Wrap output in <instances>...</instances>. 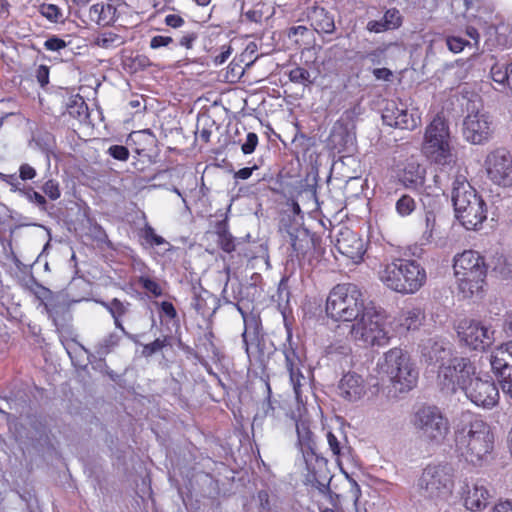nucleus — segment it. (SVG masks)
I'll return each instance as SVG.
<instances>
[{
  "label": "nucleus",
  "mask_w": 512,
  "mask_h": 512,
  "mask_svg": "<svg viewBox=\"0 0 512 512\" xmlns=\"http://www.w3.org/2000/svg\"><path fill=\"white\" fill-rule=\"evenodd\" d=\"M39 84L44 87L49 82V69L45 65L39 66L36 73Z\"/></svg>",
  "instance_id": "obj_56"
},
{
  "label": "nucleus",
  "mask_w": 512,
  "mask_h": 512,
  "mask_svg": "<svg viewBox=\"0 0 512 512\" xmlns=\"http://www.w3.org/2000/svg\"><path fill=\"white\" fill-rule=\"evenodd\" d=\"M107 153L114 159L126 161L129 158V150L123 145H112L108 148Z\"/></svg>",
  "instance_id": "obj_46"
},
{
  "label": "nucleus",
  "mask_w": 512,
  "mask_h": 512,
  "mask_svg": "<svg viewBox=\"0 0 512 512\" xmlns=\"http://www.w3.org/2000/svg\"><path fill=\"white\" fill-rule=\"evenodd\" d=\"M260 330H261V321L259 316L251 313L250 318L246 319L244 322V331L242 333L243 345L245 348V352L247 357L251 358V348L253 345L259 344L260 338Z\"/></svg>",
  "instance_id": "obj_24"
},
{
  "label": "nucleus",
  "mask_w": 512,
  "mask_h": 512,
  "mask_svg": "<svg viewBox=\"0 0 512 512\" xmlns=\"http://www.w3.org/2000/svg\"><path fill=\"white\" fill-rule=\"evenodd\" d=\"M140 236L151 247L164 244L170 246V244L162 236L155 233L154 228L149 223H145L144 227L140 230Z\"/></svg>",
  "instance_id": "obj_37"
},
{
  "label": "nucleus",
  "mask_w": 512,
  "mask_h": 512,
  "mask_svg": "<svg viewBox=\"0 0 512 512\" xmlns=\"http://www.w3.org/2000/svg\"><path fill=\"white\" fill-rule=\"evenodd\" d=\"M258 499L260 501L262 509H269V495L267 491H259Z\"/></svg>",
  "instance_id": "obj_63"
},
{
  "label": "nucleus",
  "mask_w": 512,
  "mask_h": 512,
  "mask_svg": "<svg viewBox=\"0 0 512 512\" xmlns=\"http://www.w3.org/2000/svg\"><path fill=\"white\" fill-rule=\"evenodd\" d=\"M40 13L53 23H57L62 19V12L60 8L54 4H42L40 6Z\"/></svg>",
  "instance_id": "obj_43"
},
{
  "label": "nucleus",
  "mask_w": 512,
  "mask_h": 512,
  "mask_svg": "<svg viewBox=\"0 0 512 512\" xmlns=\"http://www.w3.org/2000/svg\"><path fill=\"white\" fill-rule=\"evenodd\" d=\"M424 156L431 162L449 166L456 161L450 126L441 114H436L425 128L421 147Z\"/></svg>",
  "instance_id": "obj_5"
},
{
  "label": "nucleus",
  "mask_w": 512,
  "mask_h": 512,
  "mask_svg": "<svg viewBox=\"0 0 512 512\" xmlns=\"http://www.w3.org/2000/svg\"><path fill=\"white\" fill-rule=\"evenodd\" d=\"M382 119L391 127L413 130L421 122V113L417 108L408 107L405 103L392 102L385 108Z\"/></svg>",
  "instance_id": "obj_19"
},
{
  "label": "nucleus",
  "mask_w": 512,
  "mask_h": 512,
  "mask_svg": "<svg viewBox=\"0 0 512 512\" xmlns=\"http://www.w3.org/2000/svg\"><path fill=\"white\" fill-rule=\"evenodd\" d=\"M416 207L417 203L415 199L408 194L401 195V197L395 203L396 213L400 217L410 216L416 210Z\"/></svg>",
  "instance_id": "obj_35"
},
{
  "label": "nucleus",
  "mask_w": 512,
  "mask_h": 512,
  "mask_svg": "<svg viewBox=\"0 0 512 512\" xmlns=\"http://www.w3.org/2000/svg\"><path fill=\"white\" fill-rule=\"evenodd\" d=\"M283 353L285 356L286 369L289 373L290 384L293 388L298 403H303L302 395L307 386V380L302 372L303 360L298 345L292 339L291 332H288L287 343L284 344Z\"/></svg>",
  "instance_id": "obj_17"
},
{
  "label": "nucleus",
  "mask_w": 512,
  "mask_h": 512,
  "mask_svg": "<svg viewBox=\"0 0 512 512\" xmlns=\"http://www.w3.org/2000/svg\"><path fill=\"white\" fill-rule=\"evenodd\" d=\"M296 432L298 437L297 445L309 473V480L318 481V473L326 467L327 461L316 453L314 435L304 422L296 424Z\"/></svg>",
  "instance_id": "obj_16"
},
{
  "label": "nucleus",
  "mask_w": 512,
  "mask_h": 512,
  "mask_svg": "<svg viewBox=\"0 0 512 512\" xmlns=\"http://www.w3.org/2000/svg\"><path fill=\"white\" fill-rule=\"evenodd\" d=\"M383 22L388 30H396L402 26L403 16L397 8H389L384 12L382 17Z\"/></svg>",
  "instance_id": "obj_38"
},
{
  "label": "nucleus",
  "mask_w": 512,
  "mask_h": 512,
  "mask_svg": "<svg viewBox=\"0 0 512 512\" xmlns=\"http://www.w3.org/2000/svg\"><path fill=\"white\" fill-rule=\"evenodd\" d=\"M245 17L253 22H258L261 18V14L256 10H248L245 12Z\"/></svg>",
  "instance_id": "obj_64"
},
{
  "label": "nucleus",
  "mask_w": 512,
  "mask_h": 512,
  "mask_svg": "<svg viewBox=\"0 0 512 512\" xmlns=\"http://www.w3.org/2000/svg\"><path fill=\"white\" fill-rule=\"evenodd\" d=\"M465 33L472 40L470 47L478 49L480 42V34L478 30L473 26H468L466 27Z\"/></svg>",
  "instance_id": "obj_55"
},
{
  "label": "nucleus",
  "mask_w": 512,
  "mask_h": 512,
  "mask_svg": "<svg viewBox=\"0 0 512 512\" xmlns=\"http://www.w3.org/2000/svg\"><path fill=\"white\" fill-rule=\"evenodd\" d=\"M326 438L332 455L340 464L341 458L345 457L346 454L349 453L346 437L342 436L340 439L333 432L329 431L326 434Z\"/></svg>",
  "instance_id": "obj_31"
},
{
  "label": "nucleus",
  "mask_w": 512,
  "mask_h": 512,
  "mask_svg": "<svg viewBox=\"0 0 512 512\" xmlns=\"http://www.w3.org/2000/svg\"><path fill=\"white\" fill-rule=\"evenodd\" d=\"M487 178L500 187H512V152L498 147L488 152L484 159Z\"/></svg>",
  "instance_id": "obj_14"
},
{
  "label": "nucleus",
  "mask_w": 512,
  "mask_h": 512,
  "mask_svg": "<svg viewBox=\"0 0 512 512\" xmlns=\"http://www.w3.org/2000/svg\"><path fill=\"white\" fill-rule=\"evenodd\" d=\"M327 315L339 322H352L350 336L365 347L386 346L390 336L383 310L364 297L354 283L336 285L326 300Z\"/></svg>",
  "instance_id": "obj_1"
},
{
  "label": "nucleus",
  "mask_w": 512,
  "mask_h": 512,
  "mask_svg": "<svg viewBox=\"0 0 512 512\" xmlns=\"http://www.w3.org/2000/svg\"><path fill=\"white\" fill-rule=\"evenodd\" d=\"M42 191L52 201L59 199L61 196L59 183L53 179H49L43 184Z\"/></svg>",
  "instance_id": "obj_44"
},
{
  "label": "nucleus",
  "mask_w": 512,
  "mask_h": 512,
  "mask_svg": "<svg viewBox=\"0 0 512 512\" xmlns=\"http://www.w3.org/2000/svg\"><path fill=\"white\" fill-rule=\"evenodd\" d=\"M45 308L53 324L57 328L63 326L66 320L65 316L68 314L67 309L64 306H56L53 304H45Z\"/></svg>",
  "instance_id": "obj_40"
},
{
  "label": "nucleus",
  "mask_w": 512,
  "mask_h": 512,
  "mask_svg": "<svg viewBox=\"0 0 512 512\" xmlns=\"http://www.w3.org/2000/svg\"><path fill=\"white\" fill-rule=\"evenodd\" d=\"M366 29L371 33H383L389 31L382 19L371 20L367 23Z\"/></svg>",
  "instance_id": "obj_52"
},
{
  "label": "nucleus",
  "mask_w": 512,
  "mask_h": 512,
  "mask_svg": "<svg viewBox=\"0 0 512 512\" xmlns=\"http://www.w3.org/2000/svg\"><path fill=\"white\" fill-rule=\"evenodd\" d=\"M172 42L173 39L170 36L156 35L150 40V47L152 49H159L168 46Z\"/></svg>",
  "instance_id": "obj_51"
},
{
  "label": "nucleus",
  "mask_w": 512,
  "mask_h": 512,
  "mask_svg": "<svg viewBox=\"0 0 512 512\" xmlns=\"http://www.w3.org/2000/svg\"><path fill=\"white\" fill-rule=\"evenodd\" d=\"M461 495L465 507L470 511H480L484 509L490 499V492L486 481L477 479L471 484L464 483L461 487Z\"/></svg>",
  "instance_id": "obj_21"
},
{
  "label": "nucleus",
  "mask_w": 512,
  "mask_h": 512,
  "mask_svg": "<svg viewBox=\"0 0 512 512\" xmlns=\"http://www.w3.org/2000/svg\"><path fill=\"white\" fill-rule=\"evenodd\" d=\"M160 310H161L162 314L170 320H173L177 317V311H176L174 305L169 301L161 302Z\"/></svg>",
  "instance_id": "obj_54"
},
{
  "label": "nucleus",
  "mask_w": 512,
  "mask_h": 512,
  "mask_svg": "<svg viewBox=\"0 0 512 512\" xmlns=\"http://www.w3.org/2000/svg\"><path fill=\"white\" fill-rule=\"evenodd\" d=\"M422 356L427 364H438L439 367L447 365L455 357L449 342L434 339H429L423 345Z\"/></svg>",
  "instance_id": "obj_23"
},
{
  "label": "nucleus",
  "mask_w": 512,
  "mask_h": 512,
  "mask_svg": "<svg viewBox=\"0 0 512 512\" xmlns=\"http://www.w3.org/2000/svg\"><path fill=\"white\" fill-rule=\"evenodd\" d=\"M289 79L293 83L305 84L310 82V73L302 67H296L289 72Z\"/></svg>",
  "instance_id": "obj_45"
},
{
  "label": "nucleus",
  "mask_w": 512,
  "mask_h": 512,
  "mask_svg": "<svg viewBox=\"0 0 512 512\" xmlns=\"http://www.w3.org/2000/svg\"><path fill=\"white\" fill-rule=\"evenodd\" d=\"M165 24L172 28H179L184 24V19L176 14H168L165 17Z\"/></svg>",
  "instance_id": "obj_57"
},
{
  "label": "nucleus",
  "mask_w": 512,
  "mask_h": 512,
  "mask_svg": "<svg viewBox=\"0 0 512 512\" xmlns=\"http://www.w3.org/2000/svg\"><path fill=\"white\" fill-rule=\"evenodd\" d=\"M308 17L316 32L332 34L335 31L334 16L323 7H313Z\"/></svg>",
  "instance_id": "obj_25"
},
{
  "label": "nucleus",
  "mask_w": 512,
  "mask_h": 512,
  "mask_svg": "<svg viewBox=\"0 0 512 512\" xmlns=\"http://www.w3.org/2000/svg\"><path fill=\"white\" fill-rule=\"evenodd\" d=\"M119 342L120 336L117 333H109L97 343V345L95 346V353L100 358H103L110 352H112L118 346Z\"/></svg>",
  "instance_id": "obj_32"
},
{
  "label": "nucleus",
  "mask_w": 512,
  "mask_h": 512,
  "mask_svg": "<svg viewBox=\"0 0 512 512\" xmlns=\"http://www.w3.org/2000/svg\"><path fill=\"white\" fill-rule=\"evenodd\" d=\"M373 75L378 80L389 81L392 77V72L387 68H376L373 70Z\"/></svg>",
  "instance_id": "obj_61"
},
{
  "label": "nucleus",
  "mask_w": 512,
  "mask_h": 512,
  "mask_svg": "<svg viewBox=\"0 0 512 512\" xmlns=\"http://www.w3.org/2000/svg\"><path fill=\"white\" fill-rule=\"evenodd\" d=\"M425 319V313L422 308L417 306L406 307L402 309L398 316V323L404 329L417 330Z\"/></svg>",
  "instance_id": "obj_29"
},
{
  "label": "nucleus",
  "mask_w": 512,
  "mask_h": 512,
  "mask_svg": "<svg viewBox=\"0 0 512 512\" xmlns=\"http://www.w3.org/2000/svg\"><path fill=\"white\" fill-rule=\"evenodd\" d=\"M36 170L29 164H22L19 168V177L23 181L32 180L36 177Z\"/></svg>",
  "instance_id": "obj_53"
},
{
  "label": "nucleus",
  "mask_w": 512,
  "mask_h": 512,
  "mask_svg": "<svg viewBox=\"0 0 512 512\" xmlns=\"http://www.w3.org/2000/svg\"><path fill=\"white\" fill-rule=\"evenodd\" d=\"M489 362L503 392L512 398V340L497 346L491 352Z\"/></svg>",
  "instance_id": "obj_18"
},
{
  "label": "nucleus",
  "mask_w": 512,
  "mask_h": 512,
  "mask_svg": "<svg viewBox=\"0 0 512 512\" xmlns=\"http://www.w3.org/2000/svg\"><path fill=\"white\" fill-rule=\"evenodd\" d=\"M116 9L111 4L96 3L89 9V17L100 26H107L114 21Z\"/></svg>",
  "instance_id": "obj_30"
},
{
  "label": "nucleus",
  "mask_w": 512,
  "mask_h": 512,
  "mask_svg": "<svg viewBox=\"0 0 512 512\" xmlns=\"http://www.w3.org/2000/svg\"><path fill=\"white\" fill-rule=\"evenodd\" d=\"M378 277L387 289L401 295L417 293L427 280L425 269L411 259H395L381 266Z\"/></svg>",
  "instance_id": "obj_4"
},
{
  "label": "nucleus",
  "mask_w": 512,
  "mask_h": 512,
  "mask_svg": "<svg viewBox=\"0 0 512 512\" xmlns=\"http://www.w3.org/2000/svg\"><path fill=\"white\" fill-rule=\"evenodd\" d=\"M426 222V230L424 232V236L429 240L432 237L434 225H435V217L431 212L426 213L425 217Z\"/></svg>",
  "instance_id": "obj_58"
},
{
  "label": "nucleus",
  "mask_w": 512,
  "mask_h": 512,
  "mask_svg": "<svg viewBox=\"0 0 512 512\" xmlns=\"http://www.w3.org/2000/svg\"><path fill=\"white\" fill-rule=\"evenodd\" d=\"M137 281L138 284L153 297H161L163 295V289L155 279L147 275H140Z\"/></svg>",
  "instance_id": "obj_39"
},
{
  "label": "nucleus",
  "mask_w": 512,
  "mask_h": 512,
  "mask_svg": "<svg viewBox=\"0 0 512 512\" xmlns=\"http://www.w3.org/2000/svg\"><path fill=\"white\" fill-rule=\"evenodd\" d=\"M367 393V384L364 378L356 372L345 373L338 383V394L344 400L357 402Z\"/></svg>",
  "instance_id": "obj_22"
},
{
  "label": "nucleus",
  "mask_w": 512,
  "mask_h": 512,
  "mask_svg": "<svg viewBox=\"0 0 512 512\" xmlns=\"http://www.w3.org/2000/svg\"><path fill=\"white\" fill-rule=\"evenodd\" d=\"M220 53L214 56L213 62L215 65L224 64L232 54V47L229 44L222 45Z\"/></svg>",
  "instance_id": "obj_49"
},
{
  "label": "nucleus",
  "mask_w": 512,
  "mask_h": 512,
  "mask_svg": "<svg viewBox=\"0 0 512 512\" xmlns=\"http://www.w3.org/2000/svg\"><path fill=\"white\" fill-rule=\"evenodd\" d=\"M454 275L458 290L464 298L479 295L484 288L487 265L484 257L474 250H466L454 257Z\"/></svg>",
  "instance_id": "obj_6"
},
{
  "label": "nucleus",
  "mask_w": 512,
  "mask_h": 512,
  "mask_svg": "<svg viewBox=\"0 0 512 512\" xmlns=\"http://www.w3.org/2000/svg\"><path fill=\"white\" fill-rule=\"evenodd\" d=\"M166 345L165 340L156 339L153 342L146 344L143 349V353L146 356H151L156 352L160 351Z\"/></svg>",
  "instance_id": "obj_50"
},
{
  "label": "nucleus",
  "mask_w": 512,
  "mask_h": 512,
  "mask_svg": "<svg viewBox=\"0 0 512 512\" xmlns=\"http://www.w3.org/2000/svg\"><path fill=\"white\" fill-rule=\"evenodd\" d=\"M455 470L449 463L427 465L418 479L420 494L431 500L448 498L454 489Z\"/></svg>",
  "instance_id": "obj_9"
},
{
  "label": "nucleus",
  "mask_w": 512,
  "mask_h": 512,
  "mask_svg": "<svg viewBox=\"0 0 512 512\" xmlns=\"http://www.w3.org/2000/svg\"><path fill=\"white\" fill-rule=\"evenodd\" d=\"M287 235L293 253L300 263L307 262L312 265L313 261H318L323 255L324 248L321 245V239L308 229L299 225H291L287 229Z\"/></svg>",
  "instance_id": "obj_11"
},
{
  "label": "nucleus",
  "mask_w": 512,
  "mask_h": 512,
  "mask_svg": "<svg viewBox=\"0 0 512 512\" xmlns=\"http://www.w3.org/2000/svg\"><path fill=\"white\" fill-rule=\"evenodd\" d=\"M451 199L455 216L467 230H479L487 219V205L466 176L458 174L452 182Z\"/></svg>",
  "instance_id": "obj_3"
},
{
  "label": "nucleus",
  "mask_w": 512,
  "mask_h": 512,
  "mask_svg": "<svg viewBox=\"0 0 512 512\" xmlns=\"http://www.w3.org/2000/svg\"><path fill=\"white\" fill-rule=\"evenodd\" d=\"M462 392L467 400L484 410L493 409L500 400L498 386L488 375L481 377L476 373Z\"/></svg>",
  "instance_id": "obj_13"
},
{
  "label": "nucleus",
  "mask_w": 512,
  "mask_h": 512,
  "mask_svg": "<svg viewBox=\"0 0 512 512\" xmlns=\"http://www.w3.org/2000/svg\"><path fill=\"white\" fill-rule=\"evenodd\" d=\"M13 191L18 192L20 196L24 197L28 202L34 204L41 210H46L47 201L45 197L32 188H18L16 185L11 184Z\"/></svg>",
  "instance_id": "obj_34"
},
{
  "label": "nucleus",
  "mask_w": 512,
  "mask_h": 512,
  "mask_svg": "<svg viewBox=\"0 0 512 512\" xmlns=\"http://www.w3.org/2000/svg\"><path fill=\"white\" fill-rule=\"evenodd\" d=\"M457 335L468 348L484 351L495 340V330L488 323L476 319H463L456 327Z\"/></svg>",
  "instance_id": "obj_12"
},
{
  "label": "nucleus",
  "mask_w": 512,
  "mask_h": 512,
  "mask_svg": "<svg viewBox=\"0 0 512 512\" xmlns=\"http://www.w3.org/2000/svg\"><path fill=\"white\" fill-rule=\"evenodd\" d=\"M352 135L349 133L346 125L342 120H337L328 138V146L337 151L343 152L349 144H352Z\"/></svg>",
  "instance_id": "obj_27"
},
{
  "label": "nucleus",
  "mask_w": 512,
  "mask_h": 512,
  "mask_svg": "<svg viewBox=\"0 0 512 512\" xmlns=\"http://www.w3.org/2000/svg\"><path fill=\"white\" fill-rule=\"evenodd\" d=\"M494 134L493 117L485 110L471 109L463 121V137L473 145L488 143Z\"/></svg>",
  "instance_id": "obj_15"
},
{
  "label": "nucleus",
  "mask_w": 512,
  "mask_h": 512,
  "mask_svg": "<svg viewBox=\"0 0 512 512\" xmlns=\"http://www.w3.org/2000/svg\"><path fill=\"white\" fill-rule=\"evenodd\" d=\"M425 169L416 162L407 163L400 175V182L409 189H417L424 183Z\"/></svg>",
  "instance_id": "obj_28"
},
{
  "label": "nucleus",
  "mask_w": 512,
  "mask_h": 512,
  "mask_svg": "<svg viewBox=\"0 0 512 512\" xmlns=\"http://www.w3.org/2000/svg\"><path fill=\"white\" fill-rule=\"evenodd\" d=\"M124 43L123 38L114 32H103L95 39V44L101 48L112 49Z\"/></svg>",
  "instance_id": "obj_36"
},
{
  "label": "nucleus",
  "mask_w": 512,
  "mask_h": 512,
  "mask_svg": "<svg viewBox=\"0 0 512 512\" xmlns=\"http://www.w3.org/2000/svg\"><path fill=\"white\" fill-rule=\"evenodd\" d=\"M493 271L500 277L507 279L512 275V266L503 255H499L493 262Z\"/></svg>",
  "instance_id": "obj_41"
},
{
  "label": "nucleus",
  "mask_w": 512,
  "mask_h": 512,
  "mask_svg": "<svg viewBox=\"0 0 512 512\" xmlns=\"http://www.w3.org/2000/svg\"><path fill=\"white\" fill-rule=\"evenodd\" d=\"M258 145V136L254 132H249L245 142L241 145V150L245 155L252 154Z\"/></svg>",
  "instance_id": "obj_47"
},
{
  "label": "nucleus",
  "mask_w": 512,
  "mask_h": 512,
  "mask_svg": "<svg viewBox=\"0 0 512 512\" xmlns=\"http://www.w3.org/2000/svg\"><path fill=\"white\" fill-rule=\"evenodd\" d=\"M67 46L66 42L58 38L56 36L48 38L44 42V47L48 51H60L61 49H64Z\"/></svg>",
  "instance_id": "obj_48"
},
{
  "label": "nucleus",
  "mask_w": 512,
  "mask_h": 512,
  "mask_svg": "<svg viewBox=\"0 0 512 512\" xmlns=\"http://www.w3.org/2000/svg\"><path fill=\"white\" fill-rule=\"evenodd\" d=\"M103 308H105L114 320V325L117 329H119L124 335L130 337V334L125 330L121 318L127 314L129 308L131 306L128 301H121L118 298H113L110 301H97Z\"/></svg>",
  "instance_id": "obj_26"
},
{
  "label": "nucleus",
  "mask_w": 512,
  "mask_h": 512,
  "mask_svg": "<svg viewBox=\"0 0 512 512\" xmlns=\"http://www.w3.org/2000/svg\"><path fill=\"white\" fill-rule=\"evenodd\" d=\"M492 80L510 88V63H495L490 69Z\"/></svg>",
  "instance_id": "obj_33"
},
{
  "label": "nucleus",
  "mask_w": 512,
  "mask_h": 512,
  "mask_svg": "<svg viewBox=\"0 0 512 512\" xmlns=\"http://www.w3.org/2000/svg\"><path fill=\"white\" fill-rule=\"evenodd\" d=\"M410 423L427 443L442 445L450 433V423L442 410L435 405H422L411 415Z\"/></svg>",
  "instance_id": "obj_8"
},
{
  "label": "nucleus",
  "mask_w": 512,
  "mask_h": 512,
  "mask_svg": "<svg viewBox=\"0 0 512 512\" xmlns=\"http://www.w3.org/2000/svg\"><path fill=\"white\" fill-rule=\"evenodd\" d=\"M335 249L343 256L359 263L366 252L364 240L348 227H340L334 240Z\"/></svg>",
  "instance_id": "obj_20"
},
{
  "label": "nucleus",
  "mask_w": 512,
  "mask_h": 512,
  "mask_svg": "<svg viewBox=\"0 0 512 512\" xmlns=\"http://www.w3.org/2000/svg\"><path fill=\"white\" fill-rule=\"evenodd\" d=\"M257 169V166H253V167H244V168H241L239 169L237 172H235L234 174V178L236 179H240V180H246L248 178L251 177L253 171Z\"/></svg>",
  "instance_id": "obj_60"
},
{
  "label": "nucleus",
  "mask_w": 512,
  "mask_h": 512,
  "mask_svg": "<svg viewBox=\"0 0 512 512\" xmlns=\"http://www.w3.org/2000/svg\"><path fill=\"white\" fill-rule=\"evenodd\" d=\"M475 374L476 367L469 358L455 356L447 365L439 367L437 378L443 390L456 393L462 392Z\"/></svg>",
  "instance_id": "obj_10"
},
{
  "label": "nucleus",
  "mask_w": 512,
  "mask_h": 512,
  "mask_svg": "<svg viewBox=\"0 0 512 512\" xmlns=\"http://www.w3.org/2000/svg\"><path fill=\"white\" fill-rule=\"evenodd\" d=\"M492 512H512V502L509 500L499 501L493 507Z\"/></svg>",
  "instance_id": "obj_62"
},
{
  "label": "nucleus",
  "mask_w": 512,
  "mask_h": 512,
  "mask_svg": "<svg viewBox=\"0 0 512 512\" xmlns=\"http://www.w3.org/2000/svg\"><path fill=\"white\" fill-rule=\"evenodd\" d=\"M495 435L481 415L463 411L455 428L458 456L474 467L486 464L494 450Z\"/></svg>",
  "instance_id": "obj_2"
},
{
  "label": "nucleus",
  "mask_w": 512,
  "mask_h": 512,
  "mask_svg": "<svg viewBox=\"0 0 512 512\" xmlns=\"http://www.w3.org/2000/svg\"><path fill=\"white\" fill-rule=\"evenodd\" d=\"M196 39H197L196 33H194V32L188 33L180 39L179 44L182 47H185L186 49H191L193 47V44L196 41Z\"/></svg>",
  "instance_id": "obj_59"
},
{
  "label": "nucleus",
  "mask_w": 512,
  "mask_h": 512,
  "mask_svg": "<svg viewBox=\"0 0 512 512\" xmlns=\"http://www.w3.org/2000/svg\"><path fill=\"white\" fill-rule=\"evenodd\" d=\"M446 45L452 53L457 54L462 52L465 47H470L471 42L460 36L448 35L446 37Z\"/></svg>",
  "instance_id": "obj_42"
},
{
  "label": "nucleus",
  "mask_w": 512,
  "mask_h": 512,
  "mask_svg": "<svg viewBox=\"0 0 512 512\" xmlns=\"http://www.w3.org/2000/svg\"><path fill=\"white\" fill-rule=\"evenodd\" d=\"M377 367L379 374L388 378L396 392L406 393L417 385L418 370L410 356L400 348L385 352Z\"/></svg>",
  "instance_id": "obj_7"
}]
</instances>
